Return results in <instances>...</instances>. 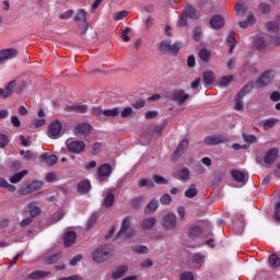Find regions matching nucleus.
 <instances>
[{"label": "nucleus", "mask_w": 280, "mask_h": 280, "mask_svg": "<svg viewBox=\"0 0 280 280\" xmlns=\"http://www.w3.org/2000/svg\"><path fill=\"white\" fill-rule=\"evenodd\" d=\"M160 51H163L164 54H173L176 56L183 49V43L182 42H175L172 44L171 39H164L160 43L159 46Z\"/></svg>", "instance_id": "nucleus-1"}, {"label": "nucleus", "mask_w": 280, "mask_h": 280, "mask_svg": "<svg viewBox=\"0 0 280 280\" xmlns=\"http://www.w3.org/2000/svg\"><path fill=\"white\" fill-rule=\"evenodd\" d=\"M130 222H132V217H126L122 220L117 237H122V240H130V237H135L136 232L135 229H130Z\"/></svg>", "instance_id": "nucleus-2"}, {"label": "nucleus", "mask_w": 280, "mask_h": 280, "mask_svg": "<svg viewBox=\"0 0 280 280\" xmlns=\"http://www.w3.org/2000/svg\"><path fill=\"white\" fill-rule=\"evenodd\" d=\"M277 75V72L275 70H267L265 71L255 82L256 89H265V86H268L269 84H272V80H275V77Z\"/></svg>", "instance_id": "nucleus-3"}, {"label": "nucleus", "mask_w": 280, "mask_h": 280, "mask_svg": "<svg viewBox=\"0 0 280 280\" xmlns=\"http://www.w3.org/2000/svg\"><path fill=\"white\" fill-rule=\"evenodd\" d=\"M110 255H113V249H110V246L105 245L94 252L93 261H96V264H102L103 261H106Z\"/></svg>", "instance_id": "nucleus-4"}, {"label": "nucleus", "mask_w": 280, "mask_h": 280, "mask_svg": "<svg viewBox=\"0 0 280 280\" xmlns=\"http://www.w3.org/2000/svg\"><path fill=\"white\" fill-rule=\"evenodd\" d=\"M162 226L166 231H176V229H178V221L176 219V214L168 213L164 215Z\"/></svg>", "instance_id": "nucleus-5"}, {"label": "nucleus", "mask_w": 280, "mask_h": 280, "mask_svg": "<svg viewBox=\"0 0 280 280\" xmlns=\"http://www.w3.org/2000/svg\"><path fill=\"white\" fill-rule=\"evenodd\" d=\"M203 143H206V145H220L222 143H229V137L225 135L207 136Z\"/></svg>", "instance_id": "nucleus-6"}, {"label": "nucleus", "mask_w": 280, "mask_h": 280, "mask_svg": "<svg viewBox=\"0 0 280 280\" xmlns=\"http://www.w3.org/2000/svg\"><path fill=\"white\" fill-rule=\"evenodd\" d=\"M66 145L69 152H73L75 154H80V152H84V150H86V144L81 140H68Z\"/></svg>", "instance_id": "nucleus-7"}, {"label": "nucleus", "mask_w": 280, "mask_h": 280, "mask_svg": "<svg viewBox=\"0 0 280 280\" xmlns=\"http://www.w3.org/2000/svg\"><path fill=\"white\" fill-rule=\"evenodd\" d=\"M187 100H189V94L185 93L184 90H174L172 92L171 101L176 102L178 106H183Z\"/></svg>", "instance_id": "nucleus-8"}, {"label": "nucleus", "mask_w": 280, "mask_h": 280, "mask_svg": "<svg viewBox=\"0 0 280 280\" xmlns=\"http://www.w3.org/2000/svg\"><path fill=\"white\" fill-rule=\"evenodd\" d=\"M60 132H62V122H60V120L52 121L48 129V137L50 139H58Z\"/></svg>", "instance_id": "nucleus-9"}, {"label": "nucleus", "mask_w": 280, "mask_h": 280, "mask_svg": "<svg viewBox=\"0 0 280 280\" xmlns=\"http://www.w3.org/2000/svg\"><path fill=\"white\" fill-rule=\"evenodd\" d=\"M110 174H113V166L110 164H103L98 166L97 168V176L100 183L106 180V178L110 177Z\"/></svg>", "instance_id": "nucleus-10"}, {"label": "nucleus", "mask_w": 280, "mask_h": 280, "mask_svg": "<svg viewBox=\"0 0 280 280\" xmlns=\"http://www.w3.org/2000/svg\"><path fill=\"white\" fill-rule=\"evenodd\" d=\"M19 56V50L16 48H7L0 50V65L7 62V60H12V58H16Z\"/></svg>", "instance_id": "nucleus-11"}, {"label": "nucleus", "mask_w": 280, "mask_h": 280, "mask_svg": "<svg viewBox=\"0 0 280 280\" xmlns=\"http://www.w3.org/2000/svg\"><path fill=\"white\" fill-rule=\"evenodd\" d=\"M93 130V127H91L88 122H81L77 125L73 129V133L78 137L80 135H83L84 137H89L91 135V131Z\"/></svg>", "instance_id": "nucleus-12"}, {"label": "nucleus", "mask_w": 280, "mask_h": 280, "mask_svg": "<svg viewBox=\"0 0 280 280\" xmlns=\"http://www.w3.org/2000/svg\"><path fill=\"white\" fill-rule=\"evenodd\" d=\"M189 148V141L187 139H184L179 142L176 150L173 152V159L178 160L180 159V155L185 153V150Z\"/></svg>", "instance_id": "nucleus-13"}, {"label": "nucleus", "mask_w": 280, "mask_h": 280, "mask_svg": "<svg viewBox=\"0 0 280 280\" xmlns=\"http://www.w3.org/2000/svg\"><path fill=\"white\" fill-rule=\"evenodd\" d=\"M278 156H279V149L277 148L270 149L265 155V163L267 165H272V163L277 161Z\"/></svg>", "instance_id": "nucleus-14"}, {"label": "nucleus", "mask_w": 280, "mask_h": 280, "mask_svg": "<svg viewBox=\"0 0 280 280\" xmlns=\"http://www.w3.org/2000/svg\"><path fill=\"white\" fill-rule=\"evenodd\" d=\"M210 26L212 30H222L224 27V18L222 15H214L210 19Z\"/></svg>", "instance_id": "nucleus-15"}, {"label": "nucleus", "mask_w": 280, "mask_h": 280, "mask_svg": "<svg viewBox=\"0 0 280 280\" xmlns=\"http://www.w3.org/2000/svg\"><path fill=\"white\" fill-rule=\"evenodd\" d=\"M175 178H177V180H182L183 183H187V180L191 178V172L189 171V168L183 167L177 171Z\"/></svg>", "instance_id": "nucleus-16"}, {"label": "nucleus", "mask_w": 280, "mask_h": 280, "mask_svg": "<svg viewBox=\"0 0 280 280\" xmlns=\"http://www.w3.org/2000/svg\"><path fill=\"white\" fill-rule=\"evenodd\" d=\"M77 240H78V234H75V232L73 231H69L65 234L63 244L67 248H69V246H73V244H75Z\"/></svg>", "instance_id": "nucleus-17"}, {"label": "nucleus", "mask_w": 280, "mask_h": 280, "mask_svg": "<svg viewBox=\"0 0 280 280\" xmlns=\"http://www.w3.org/2000/svg\"><path fill=\"white\" fill-rule=\"evenodd\" d=\"M156 226V219L154 217L142 220L141 228L144 231H152Z\"/></svg>", "instance_id": "nucleus-18"}, {"label": "nucleus", "mask_w": 280, "mask_h": 280, "mask_svg": "<svg viewBox=\"0 0 280 280\" xmlns=\"http://www.w3.org/2000/svg\"><path fill=\"white\" fill-rule=\"evenodd\" d=\"M49 275H51V271L36 270L28 275V279H33V280L45 279V277H49Z\"/></svg>", "instance_id": "nucleus-19"}, {"label": "nucleus", "mask_w": 280, "mask_h": 280, "mask_svg": "<svg viewBox=\"0 0 280 280\" xmlns=\"http://www.w3.org/2000/svg\"><path fill=\"white\" fill-rule=\"evenodd\" d=\"M231 176L236 183H246V173L242 171L233 170Z\"/></svg>", "instance_id": "nucleus-20"}, {"label": "nucleus", "mask_w": 280, "mask_h": 280, "mask_svg": "<svg viewBox=\"0 0 280 280\" xmlns=\"http://www.w3.org/2000/svg\"><path fill=\"white\" fill-rule=\"evenodd\" d=\"M66 110H68L69 113H88L89 112V107L86 105H72V106H67Z\"/></svg>", "instance_id": "nucleus-21"}, {"label": "nucleus", "mask_w": 280, "mask_h": 280, "mask_svg": "<svg viewBox=\"0 0 280 280\" xmlns=\"http://www.w3.org/2000/svg\"><path fill=\"white\" fill-rule=\"evenodd\" d=\"M184 14L188 19H199L200 16V13L191 5H186V8L184 9Z\"/></svg>", "instance_id": "nucleus-22"}, {"label": "nucleus", "mask_w": 280, "mask_h": 280, "mask_svg": "<svg viewBox=\"0 0 280 280\" xmlns=\"http://www.w3.org/2000/svg\"><path fill=\"white\" fill-rule=\"evenodd\" d=\"M156 209H159V201L156 199L151 200L148 206L144 209V213L147 215H150L152 213L156 212Z\"/></svg>", "instance_id": "nucleus-23"}, {"label": "nucleus", "mask_w": 280, "mask_h": 280, "mask_svg": "<svg viewBox=\"0 0 280 280\" xmlns=\"http://www.w3.org/2000/svg\"><path fill=\"white\" fill-rule=\"evenodd\" d=\"M77 189L79 194H89V191H91V182L90 180L80 182L77 186Z\"/></svg>", "instance_id": "nucleus-24"}, {"label": "nucleus", "mask_w": 280, "mask_h": 280, "mask_svg": "<svg viewBox=\"0 0 280 280\" xmlns=\"http://www.w3.org/2000/svg\"><path fill=\"white\" fill-rule=\"evenodd\" d=\"M254 47L258 49V51H264L266 49V39L262 36H256L254 39Z\"/></svg>", "instance_id": "nucleus-25"}, {"label": "nucleus", "mask_w": 280, "mask_h": 280, "mask_svg": "<svg viewBox=\"0 0 280 280\" xmlns=\"http://www.w3.org/2000/svg\"><path fill=\"white\" fill-rule=\"evenodd\" d=\"M27 174H28L27 170L21 171L20 173H16L12 177H10V183H13V184L21 183L23 178L27 176Z\"/></svg>", "instance_id": "nucleus-26"}, {"label": "nucleus", "mask_w": 280, "mask_h": 280, "mask_svg": "<svg viewBox=\"0 0 280 280\" xmlns=\"http://www.w3.org/2000/svg\"><path fill=\"white\" fill-rule=\"evenodd\" d=\"M27 208H28L30 217L33 219L38 218V214L43 213V210H40V208L38 206H35L33 202L28 203Z\"/></svg>", "instance_id": "nucleus-27"}, {"label": "nucleus", "mask_w": 280, "mask_h": 280, "mask_svg": "<svg viewBox=\"0 0 280 280\" xmlns=\"http://www.w3.org/2000/svg\"><path fill=\"white\" fill-rule=\"evenodd\" d=\"M128 272V266L122 265L113 272V279H121Z\"/></svg>", "instance_id": "nucleus-28"}, {"label": "nucleus", "mask_w": 280, "mask_h": 280, "mask_svg": "<svg viewBox=\"0 0 280 280\" xmlns=\"http://www.w3.org/2000/svg\"><path fill=\"white\" fill-rule=\"evenodd\" d=\"M40 159H43L47 163V165H56L58 163V156L54 154L49 155L47 153H43L40 155Z\"/></svg>", "instance_id": "nucleus-29"}, {"label": "nucleus", "mask_w": 280, "mask_h": 280, "mask_svg": "<svg viewBox=\"0 0 280 280\" xmlns=\"http://www.w3.org/2000/svg\"><path fill=\"white\" fill-rule=\"evenodd\" d=\"M234 10L238 16H244L248 12V7L244 3L237 2L234 7Z\"/></svg>", "instance_id": "nucleus-30"}, {"label": "nucleus", "mask_w": 280, "mask_h": 280, "mask_svg": "<svg viewBox=\"0 0 280 280\" xmlns=\"http://www.w3.org/2000/svg\"><path fill=\"white\" fill-rule=\"evenodd\" d=\"M199 58L202 60V62H209V60H211V51L207 48L200 49Z\"/></svg>", "instance_id": "nucleus-31"}, {"label": "nucleus", "mask_w": 280, "mask_h": 280, "mask_svg": "<svg viewBox=\"0 0 280 280\" xmlns=\"http://www.w3.org/2000/svg\"><path fill=\"white\" fill-rule=\"evenodd\" d=\"M244 96L241 95V94H237L234 98V102H235V105H234V108L235 110H244Z\"/></svg>", "instance_id": "nucleus-32"}, {"label": "nucleus", "mask_w": 280, "mask_h": 280, "mask_svg": "<svg viewBox=\"0 0 280 280\" xmlns=\"http://www.w3.org/2000/svg\"><path fill=\"white\" fill-rule=\"evenodd\" d=\"M120 113L119 107L103 110L104 117H119Z\"/></svg>", "instance_id": "nucleus-33"}, {"label": "nucleus", "mask_w": 280, "mask_h": 280, "mask_svg": "<svg viewBox=\"0 0 280 280\" xmlns=\"http://www.w3.org/2000/svg\"><path fill=\"white\" fill-rule=\"evenodd\" d=\"M14 89H16V80L9 82L8 85L3 89L4 95H7V97H10V95L14 93Z\"/></svg>", "instance_id": "nucleus-34"}, {"label": "nucleus", "mask_w": 280, "mask_h": 280, "mask_svg": "<svg viewBox=\"0 0 280 280\" xmlns=\"http://www.w3.org/2000/svg\"><path fill=\"white\" fill-rule=\"evenodd\" d=\"M75 23H86V11L84 9H80L74 16Z\"/></svg>", "instance_id": "nucleus-35"}, {"label": "nucleus", "mask_w": 280, "mask_h": 280, "mask_svg": "<svg viewBox=\"0 0 280 280\" xmlns=\"http://www.w3.org/2000/svg\"><path fill=\"white\" fill-rule=\"evenodd\" d=\"M203 82L205 84H213V82H215V74H213V71L203 72Z\"/></svg>", "instance_id": "nucleus-36"}, {"label": "nucleus", "mask_w": 280, "mask_h": 280, "mask_svg": "<svg viewBox=\"0 0 280 280\" xmlns=\"http://www.w3.org/2000/svg\"><path fill=\"white\" fill-rule=\"evenodd\" d=\"M186 198H196L198 196V188L196 184H191L189 188L185 191Z\"/></svg>", "instance_id": "nucleus-37"}, {"label": "nucleus", "mask_w": 280, "mask_h": 280, "mask_svg": "<svg viewBox=\"0 0 280 280\" xmlns=\"http://www.w3.org/2000/svg\"><path fill=\"white\" fill-rule=\"evenodd\" d=\"M0 187H1L2 189H7V191H11V192L16 191V186L11 185V184L8 183V180H5L4 178H0Z\"/></svg>", "instance_id": "nucleus-38"}, {"label": "nucleus", "mask_w": 280, "mask_h": 280, "mask_svg": "<svg viewBox=\"0 0 280 280\" xmlns=\"http://www.w3.org/2000/svg\"><path fill=\"white\" fill-rule=\"evenodd\" d=\"M277 124H279L278 118H269V119L265 120L262 124L264 130H270V128H275V125H277Z\"/></svg>", "instance_id": "nucleus-39"}, {"label": "nucleus", "mask_w": 280, "mask_h": 280, "mask_svg": "<svg viewBox=\"0 0 280 280\" xmlns=\"http://www.w3.org/2000/svg\"><path fill=\"white\" fill-rule=\"evenodd\" d=\"M269 266H270V268H279L280 258L277 254H272L269 256Z\"/></svg>", "instance_id": "nucleus-40"}, {"label": "nucleus", "mask_w": 280, "mask_h": 280, "mask_svg": "<svg viewBox=\"0 0 280 280\" xmlns=\"http://www.w3.org/2000/svg\"><path fill=\"white\" fill-rule=\"evenodd\" d=\"M113 205H115V195L109 191L104 199V206L110 208Z\"/></svg>", "instance_id": "nucleus-41"}, {"label": "nucleus", "mask_w": 280, "mask_h": 280, "mask_svg": "<svg viewBox=\"0 0 280 280\" xmlns=\"http://www.w3.org/2000/svg\"><path fill=\"white\" fill-rule=\"evenodd\" d=\"M253 89H255V83L249 82L238 92V94H241L243 97H246V95H248Z\"/></svg>", "instance_id": "nucleus-42"}, {"label": "nucleus", "mask_w": 280, "mask_h": 280, "mask_svg": "<svg viewBox=\"0 0 280 280\" xmlns=\"http://www.w3.org/2000/svg\"><path fill=\"white\" fill-rule=\"evenodd\" d=\"M258 10L261 12V14H270L272 7L266 2H261L258 4Z\"/></svg>", "instance_id": "nucleus-43"}, {"label": "nucleus", "mask_w": 280, "mask_h": 280, "mask_svg": "<svg viewBox=\"0 0 280 280\" xmlns=\"http://www.w3.org/2000/svg\"><path fill=\"white\" fill-rule=\"evenodd\" d=\"M130 27H125L120 31V38H122L124 43H130Z\"/></svg>", "instance_id": "nucleus-44"}, {"label": "nucleus", "mask_w": 280, "mask_h": 280, "mask_svg": "<svg viewBox=\"0 0 280 280\" xmlns=\"http://www.w3.org/2000/svg\"><path fill=\"white\" fill-rule=\"evenodd\" d=\"M133 115L135 110L132 109V107H126L124 110L120 112V117H122V119L132 117Z\"/></svg>", "instance_id": "nucleus-45"}, {"label": "nucleus", "mask_w": 280, "mask_h": 280, "mask_svg": "<svg viewBox=\"0 0 280 280\" xmlns=\"http://www.w3.org/2000/svg\"><path fill=\"white\" fill-rule=\"evenodd\" d=\"M234 80V77L233 75H226V77H223L221 78L219 84L220 86H229V84H231Z\"/></svg>", "instance_id": "nucleus-46"}, {"label": "nucleus", "mask_w": 280, "mask_h": 280, "mask_svg": "<svg viewBox=\"0 0 280 280\" xmlns=\"http://www.w3.org/2000/svg\"><path fill=\"white\" fill-rule=\"evenodd\" d=\"M242 137H243V141H245V143H249V144L257 143V137H255L253 135L243 133Z\"/></svg>", "instance_id": "nucleus-47"}, {"label": "nucleus", "mask_w": 280, "mask_h": 280, "mask_svg": "<svg viewBox=\"0 0 280 280\" xmlns=\"http://www.w3.org/2000/svg\"><path fill=\"white\" fill-rule=\"evenodd\" d=\"M138 187L154 188V182H152V179L143 178L139 182Z\"/></svg>", "instance_id": "nucleus-48"}, {"label": "nucleus", "mask_w": 280, "mask_h": 280, "mask_svg": "<svg viewBox=\"0 0 280 280\" xmlns=\"http://www.w3.org/2000/svg\"><path fill=\"white\" fill-rule=\"evenodd\" d=\"M43 187V183L33 182L31 185L26 187L27 191H38Z\"/></svg>", "instance_id": "nucleus-49"}, {"label": "nucleus", "mask_w": 280, "mask_h": 280, "mask_svg": "<svg viewBox=\"0 0 280 280\" xmlns=\"http://www.w3.org/2000/svg\"><path fill=\"white\" fill-rule=\"evenodd\" d=\"M153 180L156 185H167L170 183L165 177L161 175H153Z\"/></svg>", "instance_id": "nucleus-50"}, {"label": "nucleus", "mask_w": 280, "mask_h": 280, "mask_svg": "<svg viewBox=\"0 0 280 280\" xmlns=\"http://www.w3.org/2000/svg\"><path fill=\"white\" fill-rule=\"evenodd\" d=\"M142 202H143V197H136L131 199V206L133 207V209H140Z\"/></svg>", "instance_id": "nucleus-51"}, {"label": "nucleus", "mask_w": 280, "mask_h": 280, "mask_svg": "<svg viewBox=\"0 0 280 280\" xmlns=\"http://www.w3.org/2000/svg\"><path fill=\"white\" fill-rule=\"evenodd\" d=\"M65 218V212L58 211L51 217L52 224H56L57 222H60Z\"/></svg>", "instance_id": "nucleus-52"}, {"label": "nucleus", "mask_w": 280, "mask_h": 280, "mask_svg": "<svg viewBox=\"0 0 280 280\" xmlns=\"http://www.w3.org/2000/svg\"><path fill=\"white\" fill-rule=\"evenodd\" d=\"M200 233H202V229L200 226H192L189 230L190 237H198V235H200Z\"/></svg>", "instance_id": "nucleus-53"}, {"label": "nucleus", "mask_w": 280, "mask_h": 280, "mask_svg": "<svg viewBox=\"0 0 280 280\" xmlns=\"http://www.w3.org/2000/svg\"><path fill=\"white\" fill-rule=\"evenodd\" d=\"M133 253H137L138 255H145L148 254V247L144 245L136 246L133 247Z\"/></svg>", "instance_id": "nucleus-54"}, {"label": "nucleus", "mask_w": 280, "mask_h": 280, "mask_svg": "<svg viewBox=\"0 0 280 280\" xmlns=\"http://www.w3.org/2000/svg\"><path fill=\"white\" fill-rule=\"evenodd\" d=\"M226 43H229V45L232 46V49H235V47L237 46V40H235V36L233 35V32L229 34Z\"/></svg>", "instance_id": "nucleus-55"}, {"label": "nucleus", "mask_w": 280, "mask_h": 280, "mask_svg": "<svg viewBox=\"0 0 280 280\" xmlns=\"http://www.w3.org/2000/svg\"><path fill=\"white\" fill-rule=\"evenodd\" d=\"M191 260L194 264H202L205 261V256L202 254H194Z\"/></svg>", "instance_id": "nucleus-56"}, {"label": "nucleus", "mask_w": 280, "mask_h": 280, "mask_svg": "<svg viewBox=\"0 0 280 280\" xmlns=\"http://www.w3.org/2000/svg\"><path fill=\"white\" fill-rule=\"evenodd\" d=\"M266 27H267V30H269V32H277V30H279V23H277V22H267Z\"/></svg>", "instance_id": "nucleus-57"}, {"label": "nucleus", "mask_w": 280, "mask_h": 280, "mask_svg": "<svg viewBox=\"0 0 280 280\" xmlns=\"http://www.w3.org/2000/svg\"><path fill=\"white\" fill-rule=\"evenodd\" d=\"M194 38L196 43L200 42V38H202V28L200 26H197L194 32Z\"/></svg>", "instance_id": "nucleus-58"}, {"label": "nucleus", "mask_w": 280, "mask_h": 280, "mask_svg": "<svg viewBox=\"0 0 280 280\" xmlns=\"http://www.w3.org/2000/svg\"><path fill=\"white\" fill-rule=\"evenodd\" d=\"M97 223V213H94L90 217L88 221V229H93V225Z\"/></svg>", "instance_id": "nucleus-59"}, {"label": "nucleus", "mask_w": 280, "mask_h": 280, "mask_svg": "<svg viewBox=\"0 0 280 280\" xmlns=\"http://www.w3.org/2000/svg\"><path fill=\"white\" fill-rule=\"evenodd\" d=\"M32 222H34V218L33 217H27L26 219H23L20 223V226L22 229H25V226H30V224H32Z\"/></svg>", "instance_id": "nucleus-60"}, {"label": "nucleus", "mask_w": 280, "mask_h": 280, "mask_svg": "<svg viewBox=\"0 0 280 280\" xmlns=\"http://www.w3.org/2000/svg\"><path fill=\"white\" fill-rule=\"evenodd\" d=\"M128 16V11H119L114 15L115 21H122V19H126Z\"/></svg>", "instance_id": "nucleus-61"}, {"label": "nucleus", "mask_w": 280, "mask_h": 280, "mask_svg": "<svg viewBox=\"0 0 280 280\" xmlns=\"http://www.w3.org/2000/svg\"><path fill=\"white\" fill-rule=\"evenodd\" d=\"M160 202L161 205H170L172 202V196H170L168 194L163 195L160 198Z\"/></svg>", "instance_id": "nucleus-62"}, {"label": "nucleus", "mask_w": 280, "mask_h": 280, "mask_svg": "<svg viewBox=\"0 0 280 280\" xmlns=\"http://www.w3.org/2000/svg\"><path fill=\"white\" fill-rule=\"evenodd\" d=\"M180 280H194V273L191 271H185L180 275Z\"/></svg>", "instance_id": "nucleus-63"}, {"label": "nucleus", "mask_w": 280, "mask_h": 280, "mask_svg": "<svg viewBox=\"0 0 280 280\" xmlns=\"http://www.w3.org/2000/svg\"><path fill=\"white\" fill-rule=\"evenodd\" d=\"M58 280H84V278L80 275H73V276H70V277L59 278Z\"/></svg>", "instance_id": "nucleus-64"}]
</instances>
